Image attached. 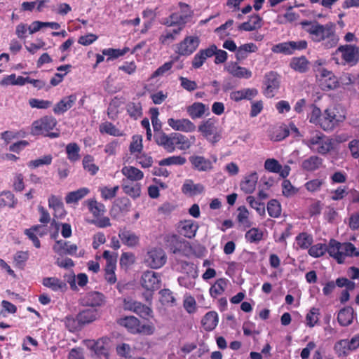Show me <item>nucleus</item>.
Masks as SVG:
<instances>
[{
	"label": "nucleus",
	"mask_w": 359,
	"mask_h": 359,
	"mask_svg": "<svg viewBox=\"0 0 359 359\" xmlns=\"http://www.w3.org/2000/svg\"><path fill=\"white\" fill-rule=\"evenodd\" d=\"M198 229V224L191 219L182 221L178 225L179 232L184 236L189 238H191L195 236Z\"/></svg>",
	"instance_id": "nucleus-24"
},
{
	"label": "nucleus",
	"mask_w": 359,
	"mask_h": 359,
	"mask_svg": "<svg viewBox=\"0 0 359 359\" xmlns=\"http://www.w3.org/2000/svg\"><path fill=\"white\" fill-rule=\"evenodd\" d=\"M262 27V18L258 15H252L248 21L239 25L238 29L244 31H253Z\"/></svg>",
	"instance_id": "nucleus-36"
},
{
	"label": "nucleus",
	"mask_w": 359,
	"mask_h": 359,
	"mask_svg": "<svg viewBox=\"0 0 359 359\" xmlns=\"http://www.w3.org/2000/svg\"><path fill=\"white\" fill-rule=\"evenodd\" d=\"M264 168L273 173H278L283 178H286L290 172V167L287 165L283 167L275 158H268L264 162Z\"/></svg>",
	"instance_id": "nucleus-19"
},
{
	"label": "nucleus",
	"mask_w": 359,
	"mask_h": 359,
	"mask_svg": "<svg viewBox=\"0 0 359 359\" xmlns=\"http://www.w3.org/2000/svg\"><path fill=\"white\" fill-rule=\"evenodd\" d=\"M171 241L173 243V245L170 247V250L174 254L187 256L191 252V247L187 241L180 239L177 236H172Z\"/></svg>",
	"instance_id": "nucleus-25"
},
{
	"label": "nucleus",
	"mask_w": 359,
	"mask_h": 359,
	"mask_svg": "<svg viewBox=\"0 0 359 359\" xmlns=\"http://www.w3.org/2000/svg\"><path fill=\"white\" fill-rule=\"evenodd\" d=\"M160 301L163 305L172 306L175 302V297L169 289H163L160 291Z\"/></svg>",
	"instance_id": "nucleus-57"
},
{
	"label": "nucleus",
	"mask_w": 359,
	"mask_h": 359,
	"mask_svg": "<svg viewBox=\"0 0 359 359\" xmlns=\"http://www.w3.org/2000/svg\"><path fill=\"white\" fill-rule=\"evenodd\" d=\"M204 186L201 183H194L192 180L187 179L182 187V192L186 195L194 196L204 191Z\"/></svg>",
	"instance_id": "nucleus-29"
},
{
	"label": "nucleus",
	"mask_w": 359,
	"mask_h": 359,
	"mask_svg": "<svg viewBox=\"0 0 359 359\" xmlns=\"http://www.w3.org/2000/svg\"><path fill=\"white\" fill-rule=\"evenodd\" d=\"M343 262L346 257H358L359 250H358L351 243H341Z\"/></svg>",
	"instance_id": "nucleus-53"
},
{
	"label": "nucleus",
	"mask_w": 359,
	"mask_h": 359,
	"mask_svg": "<svg viewBox=\"0 0 359 359\" xmlns=\"http://www.w3.org/2000/svg\"><path fill=\"white\" fill-rule=\"evenodd\" d=\"M301 25L312 41L322 42V45L327 49L336 46L339 42V37L335 34L332 24L321 25L317 21L304 20Z\"/></svg>",
	"instance_id": "nucleus-1"
},
{
	"label": "nucleus",
	"mask_w": 359,
	"mask_h": 359,
	"mask_svg": "<svg viewBox=\"0 0 359 359\" xmlns=\"http://www.w3.org/2000/svg\"><path fill=\"white\" fill-rule=\"evenodd\" d=\"M307 47V42L305 40H300L297 41H287L280 43L275 45L272 48V51L276 53H283L285 55H291L295 50H301L306 49Z\"/></svg>",
	"instance_id": "nucleus-10"
},
{
	"label": "nucleus",
	"mask_w": 359,
	"mask_h": 359,
	"mask_svg": "<svg viewBox=\"0 0 359 359\" xmlns=\"http://www.w3.org/2000/svg\"><path fill=\"white\" fill-rule=\"evenodd\" d=\"M290 65L294 70L303 73L309 69V61L305 57H293Z\"/></svg>",
	"instance_id": "nucleus-41"
},
{
	"label": "nucleus",
	"mask_w": 359,
	"mask_h": 359,
	"mask_svg": "<svg viewBox=\"0 0 359 359\" xmlns=\"http://www.w3.org/2000/svg\"><path fill=\"white\" fill-rule=\"evenodd\" d=\"M156 144L162 147L166 151L172 153L175 150V133L169 135L159 132L154 136Z\"/></svg>",
	"instance_id": "nucleus-20"
},
{
	"label": "nucleus",
	"mask_w": 359,
	"mask_h": 359,
	"mask_svg": "<svg viewBox=\"0 0 359 359\" xmlns=\"http://www.w3.org/2000/svg\"><path fill=\"white\" fill-rule=\"evenodd\" d=\"M18 203L14 194L10 191H3L0 196V209L4 207L13 208Z\"/></svg>",
	"instance_id": "nucleus-38"
},
{
	"label": "nucleus",
	"mask_w": 359,
	"mask_h": 359,
	"mask_svg": "<svg viewBox=\"0 0 359 359\" xmlns=\"http://www.w3.org/2000/svg\"><path fill=\"white\" fill-rule=\"evenodd\" d=\"M103 257L106 259L107 263L105 266V280L110 284H114L116 282V277L115 274L116 259L112 256L109 251L105 250L103 253Z\"/></svg>",
	"instance_id": "nucleus-14"
},
{
	"label": "nucleus",
	"mask_w": 359,
	"mask_h": 359,
	"mask_svg": "<svg viewBox=\"0 0 359 359\" xmlns=\"http://www.w3.org/2000/svg\"><path fill=\"white\" fill-rule=\"evenodd\" d=\"M233 22H234L233 20H227L224 24L216 28L215 29V32L222 39H224L226 36H229L230 35L229 30L232 29Z\"/></svg>",
	"instance_id": "nucleus-60"
},
{
	"label": "nucleus",
	"mask_w": 359,
	"mask_h": 359,
	"mask_svg": "<svg viewBox=\"0 0 359 359\" xmlns=\"http://www.w3.org/2000/svg\"><path fill=\"white\" fill-rule=\"evenodd\" d=\"M322 118L323 113L321 112L320 108L314 104H312L311 106V111L308 115L309 122L320 127Z\"/></svg>",
	"instance_id": "nucleus-54"
},
{
	"label": "nucleus",
	"mask_w": 359,
	"mask_h": 359,
	"mask_svg": "<svg viewBox=\"0 0 359 359\" xmlns=\"http://www.w3.org/2000/svg\"><path fill=\"white\" fill-rule=\"evenodd\" d=\"M181 29L182 28L180 27L173 30H165L162 33L159 38L160 42L164 45H168L171 43L175 40L177 35L179 34Z\"/></svg>",
	"instance_id": "nucleus-46"
},
{
	"label": "nucleus",
	"mask_w": 359,
	"mask_h": 359,
	"mask_svg": "<svg viewBox=\"0 0 359 359\" xmlns=\"http://www.w3.org/2000/svg\"><path fill=\"white\" fill-rule=\"evenodd\" d=\"M323 163V160L316 156H312L303 161L302 167L307 171H313L319 168Z\"/></svg>",
	"instance_id": "nucleus-40"
},
{
	"label": "nucleus",
	"mask_w": 359,
	"mask_h": 359,
	"mask_svg": "<svg viewBox=\"0 0 359 359\" xmlns=\"http://www.w3.org/2000/svg\"><path fill=\"white\" fill-rule=\"evenodd\" d=\"M118 237L121 242L130 247L133 248L138 245L140 242V237L135 232L121 228L118 231Z\"/></svg>",
	"instance_id": "nucleus-22"
},
{
	"label": "nucleus",
	"mask_w": 359,
	"mask_h": 359,
	"mask_svg": "<svg viewBox=\"0 0 359 359\" xmlns=\"http://www.w3.org/2000/svg\"><path fill=\"white\" fill-rule=\"evenodd\" d=\"M258 94L256 88H243L238 90L232 91L230 93V99L234 102H240L243 100H251Z\"/></svg>",
	"instance_id": "nucleus-23"
},
{
	"label": "nucleus",
	"mask_w": 359,
	"mask_h": 359,
	"mask_svg": "<svg viewBox=\"0 0 359 359\" xmlns=\"http://www.w3.org/2000/svg\"><path fill=\"white\" fill-rule=\"evenodd\" d=\"M313 236L307 233L303 232L296 237V243L302 249L309 248L313 243Z\"/></svg>",
	"instance_id": "nucleus-52"
},
{
	"label": "nucleus",
	"mask_w": 359,
	"mask_h": 359,
	"mask_svg": "<svg viewBox=\"0 0 359 359\" xmlns=\"http://www.w3.org/2000/svg\"><path fill=\"white\" fill-rule=\"evenodd\" d=\"M320 85L323 89H333L338 86V81L333 73L327 69L320 70Z\"/></svg>",
	"instance_id": "nucleus-30"
},
{
	"label": "nucleus",
	"mask_w": 359,
	"mask_h": 359,
	"mask_svg": "<svg viewBox=\"0 0 359 359\" xmlns=\"http://www.w3.org/2000/svg\"><path fill=\"white\" fill-rule=\"evenodd\" d=\"M57 124V121L52 116H46L34 121L32 126V133L34 135H45L51 138L57 137L58 133H50Z\"/></svg>",
	"instance_id": "nucleus-4"
},
{
	"label": "nucleus",
	"mask_w": 359,
	"mask_h": 359,
	"mask_svg": "<svg viewBox=\"0 0 359 359\" xmlns=\"http://www.w3.org/2000/svg\"><path fill=\"white\" fill-rule=\"evenodd\" d=\"M278 75L274 72H269L264 76V94L268 97L274 96L279 88Z\"/></svg>",
	"instance_id": "nucleus-16"
},
{
	"label": "nucleus",
	"mask_w": 359,
	"mask_h": 359,
	"mask_svg": "<svg viewBox=\"0 0 359 359\" xmlns=\"http://www.w3.org/2000/svg\"><path fill=\"white\" fill-rule=\"evenodd\" d=\"M226 70L233 76L238 79H248L252 75L250 69L239 66L236 62L229 63L226 67Z\"/></svg>",
	"instance_id": "nucleus-27"
},
{
	"label": "nucleus",
	"mask_w": 359,
	"mask_h": 359,
	"mask_svg": "<svg viewBox=\"0 0 359 359\" xmlns=\"http://www.w3.org/2000/svg\"><path fill=\"white\" fill-rule=\"evenodd\" d=\"M208 106L199 102H196L187 108V112L192 119L200 118L208 114Z\"/></svg>",
	"instance_id": "nucleus-26"
},
{
	"label": "nucleus",
	"mask_w": 359,
	"mask_h": 359,
	"mask_svg": "<svg viewBox=\"0 0 359 359\" xmlns=\"http://www.w3.org/2000/svg\"><path fill=\"white\" fill-rule=\"evenodd\" d=\"M303 144L322 155L328 154L334 148L333 139L318 130L311 131L309 136L303 140Z\"/></svg>",
	"instance_id": "nucleus-2"
},
{
	"label": "nucleus",
	"mask_w": 359,
	"mask_h": 359,
	"mask_svg": "<svg viewBox=\"0 0 359 359\" xmlns=\"http://www.w3.org/2000/svg\"><path fill=\"white\" fill-rule=\"evenodd\" d=\"M65 151L67 156V158L72 163H74L80 159V148L76 143L74 142L68 144L66 146Z\"/></svg>",
	"instance_id": "nucleus-44"
},
{
	"label": "nucleus",
	"mask_w": 359,
	"mask_h": 359,
	"mask_svg": "<svg viewBox=\"0 0 359 359\" xmlns=\"http://www.w3.org/2000/svg\"><path fill=\"white\" fill-rule=\"evenodd\" d=\"M189 161L193 168L198 171L207 172L212 169V163L210 160L202 156H192Z\"/></svg>",
	"instance_id": "nucleus-28"
},
{
	"label": "nucleus",
	"mask_w": 359,
	"mask_h": 359,
	"mask_svg": "<svg viewBox=\"0 0 359 359\" xmlns=\"http://www.w3.org/2000/svg\"><path fill=\"white\" fill-rule=\"evenodd\" d=\"M53 156L51 154L45 155L40 158L32 160L28 163V167L30 168H36L41 165H48L52 163Z\"/></svg>",
	"instance_id": "nucleus-62"
},
{
	"label": "nucleus",
	"mask_w": 359,
	"mask_h": 359,
	"mask_svg": "<svg viewBox=\"0 0 359 359\" xmlns=\"http://www.w3.org/2000/svg\"><path fill=\"white\" fill-rule=\"evenodd\" d=\"M341 53L344 63L351 65H355L359 59V48L355 46H340L335 51L334 55Z\"/></svg>",
	"instance_id": "nucleus-11"
},
{
	"label": "nucleus",
	"mask_w": 359,
	"mask_h": 359,
	"mask_svg": "<svg viewBox=\"0 0 359 359\" xmlns=\"http://www.w3.org/2000/svg\"><path fill=\"white\" fill-rule=\"evenodd\" d=\"M76 97L74 95H71L63 97L58 102L53 108V112L55 114H62L72 107L75 103Z\"/></svg>",
	"instance_id": "nucleus-31"
},
{
	"label": "nucleus",
	"mask_w": 359,
	"mask_h": 359,
	"mask_svg": "<svg viewBox=\"0 0 359 359\" xmlns=\"http://www.w3.org/2000/svg\"><path fill=\"white\" fill-rule=\"evenodd\" d=\"M250 206L255 209L260 216H264L266 214L264 203L257 200L254 196H249L246 198Z\"/></svg>",
	"instance_id": "nucleus-55"
},
{
	"label": "nucleus",
	"mask_w": 359,
	"mask_h": 359,
	"mask_svg": "<svg viewBox=\"0 0 359 359\" xmlns=\"http://www.w3.org/2000/svg\"><path fill=\"white\" fill-rule=\"evenodd\" d=\"M121 172L131 181H139L144 177V173L133 166H124L121 170Z\"/></svg>",
	"instance_id": "nucleus-37"
},
{
	"label": "nucleus",
	"mask_w": 359,
	"mask_h": 359,
	"mask_svg": "<svg viewBox=\"0 0 359 359\" xmlns=\"http://www.w3.org/2000/svg\"><path fill=\"white\" fill-rule=\"evenodd\" d=\"M326 252H328V245L318 243L310 247L308 252L310 256L317 258L324 255Z\"/></svg>",
	"instance_id": "nucleus-61"
},
{
	"label": "nucleus",
	"mask_w": 359,
	"mask_h": 359,
	"mask_svg": "<svg viewBox=\"0 0 359 359\" xmlns=\"http://www.w3.org/2000/svg\"><path fill=\"white\" fill-rule=\"evenodd\" d=\"M218 316H204L201 319V324L206 331H212L217 325Z\"/></svg>",
	"instance_id": "nucleus-56"
},
{
	"label": "nucleus",
	"mask_w": 359,
	"mask_h": 359,
	"mask_svg": "<svg viewBox=\"0 0 359 359\" xmlns=\"http://www.w3.org/2000/svg\"><path fill=\"white\" fill-rule=\"evenodd\" d=\"M198 276H189L182 274L177 278V282L181 287L191 290L196 285V279Z\"/></svg>",
	"instance_id": "nucleus-48"
},
{
	"label": "nucleus",
	"mask_w": 359,
	"mask_h": 359,
	"mask_svg": "<svg viewBox=\"0 0 359 359\" xmlns=\"http://www.w3.org/2000/svg\"><path fill=\"white\" fill-rule=\"evenodd\" d=\"M122 306L125 311H131L136 314H150V313L152 312L148 305L142 304L130 298H126L123 300Z\"/></svg>",
	"instance_id": "nucleus-17"
},
{
	"label": "nucleus",
	"mask_w": 359,
	"mask_h": 359,
	"mask_svg": "<svg viewBox=\"0 0 359 359\" xmlns=\"http://www.w3.org/2000/svg\"><path fill=\"white\" fill-rule=\"evenodd\" d=\"M89 193L88 188H81L76 191L68 193L65 196V202L67 204L76 203L80 200L86 196Z\"/></svg>",
	"instance_id": "nucleus-35"
},
{
	"label": "nucleus",
	"mask_w": 359,
	"mask_h": 359,
	"mask_svg": "<svg viewBox=\"0 0 359 359\" xmlns=\"http://www.w3.org/2000/svg\"><path fill=\"white\" fill-rule=\"evenodd\" d=\"M227 280L225 278L218 279L210 288V294L212 297L222 294L226 287Z\"/></svg>",
	"instance_id": "nucleus-45"
},
{
	"label": "nucleus",
	"mask_w": 359,
	"mask_h": 359,
	"mask_svg": "<svg viewBox=\"0 0 359 359\" xmlns=\"http://www.w3.org/2000/svg\"><path fill=\"white\" fill-rule=\"evenodd\" d=\"M341 243L334 239H331L328 243V254L333 257L339 264L343 263L342 250H341Z\"/></svg>",
	"instance_id": "nucleus-33"
},
{
	"label": "nucleus",
	"mask_w": 359,
	"mask_h": 359,
	"mask_svg": "<svg viewBox=\"0 0 359 359\" xmlns=\"http://www.w3.org/2000/svg\"><path fill=\"white\" fill-rule=\"evenodd\" d=\"M267 211L271 217H278L281 214V205L280 203L276 199L269 201L267 204Z\"/></svg>",
	"instance_id": "nucleus-59"
},
{
	"label": "nucleus",
	"mask_w": 359,
	"mask_h": 359,
	"mask_svg": "<svg viewBox=\"0 0 359 359\" xmlns=\"http://www.w3.org/2000/svg\"><path fill=\"white\" fill-rule=\"evenodd\" d=\"M81 316H67L65 318V323L66 327L70 332H74L80 329L83 323L79 318Z\"/></svg>",
	"instance_id": "nucleus-42"
},
{
	"label": "nucleus",
	"mask_w": 359,
	"mask_h": 359,
	"mask_svg": "<svg viewBox=\"0 0 359 359\" xmlns=\"http://www.w3.org/2000/svg\"><path fill=\"white\" fill-rule=\"evenodd\" d=\"M198 129L202 135L212 144L217 143L222 137L221 131L218 129V121L215 118H209L203 121Z\"/></svg>",
	"instance_id": "nucleus-3"
},
{
	"label": "nucleus",
	"mask_w": 359,
	"mask_h": 359,
	"mask_svg": "<svg viewBox=\"0 0 359 359\" xmlns=\"http://www.w3.org/2000/svg\"><path fill=\"white\" fill-rule=\"evenodd\" d=\"M119 323L126 327L131 333L149 334L153 332L152 326L142 323L134 316H126L123 318L119 320Z\"/></svg>",
	"instance_id": "nucleus-8"
},
{
	"label": "nucleus",
	"mask_w": 359,
	"mask_h": 359,
	"mask_svg": "<svg viewBox=\"0 0 359 359\" xmlns=\"http://www.w3.org/2000/svg\"><path fill=\"white\" fill-rule=\"evenodd\" d=\"M263 231L259 228L253 227L245 234V238L250 243H258L263 238Z\"/></svg>",
	"instance_id": "nucleus-43"
},
{
	"label": "nucleus",
	"mask_w": 359,
	"mask_h": 359,
	"mask_svg": "<svg viewBox=\"0 0 359 359\" xmlns=\"http://www.w3.org/2000/svg\"><path fill=\"white\" fill-rule=\"evenodd\" d=\"M191 145L189 138L180 133H175V149L187 150Z\"/></svg>",
	"instance_id": "nucleus-49"
},
{
	"label": "nucleus",
	"mask_w": 359,
	"mask_h": 359,
	"mask_svg": "<svg viewBox=\"0 0 359 359\" xmlns=\"http://www.w3.org/2000/svg\"><path fill=\"white\" fill-rule=\"evenodd\" d=\"M142 286L149 291L158 290L161 285V278L158 273L153 271H146L141 278Z\"/></svg>",
	"instance_id": "nucleus-13"
},
{
	"label": "nucleus",
	"mask_w": 359,
	"mask_h": 359,
	"mask_svg": "<svg viewBox=\"0 0 359 359\" xmlns=\"http://www.w3.org/2000/svg\"><path fill=\"white\" fill-rule=\"evenodd\" d=\"M168 126L174 130L183 133H192L196 130V125L188 118L175 119L170 118L168 120Z\"/></svg>",
	"instance_id": "nucleus-15"
},
{
	"label": "nucleus",
	"mask_w": 359,
	"mask_h": 359,
	"mask_svg": "<svg viewBox=\"0 0 359 359\" xmlns=\"http://www.w3.org/2000/svg\"><path fill=\"white\" fill-rule=\"evenodd\" d=\"M144 262L148 267L158 269L165 265L167 262V256L162 248H153L147 251Z\"/></svg>",
	"instance_id": "nucleus-7"
},
{
	"label": "nucleus",
	"mask_w": 359,
	"mask_h": 359,
	"mask_svg": "<svg viewBox=\"0 0 359 359\" xmlns=\"http://www.w3.org/2000/svg\"><path fill=\"white\" fill-rule=\"evenodd\" d=\"M168 26L184 25L186 24V15H181L180 12L171 14L165 21Z\"/></svg>",
	"instance_id": "nucleus-50"
},
{
	"label": "nucleus",
	"mask_w": 359,
	"mask_h": 359,
	"mask_svg": "<svg viewBox=\"0 0 359 359\" xmlns=\"http://www.w3.org/2000/svg\"><path fill=\"white\" fill-rule=\"evenodd\" d=\"M107 212L104 204L91 199V224L99 228L110 226V219L107 215Z\"/></svg>",
	"instance_id": "nucleus-6"
},
{
	"label": "nucleus",
	"mask_w": 359,
	"mask_h": 359,
	"mask_svg": "<svg viewBox=\"0 0 359 359\" xmlns=\"http://www.w3.org/2000/svg\"><path fill=\"white\" fill-rule=\"evenodd\" d=\"M107 345V339H99L91 346V349L93 348L95 355H104L108 358Z\"/></svg>",
	"instance_id": "nucleus-51"
},
{
	"label": "nucleus",
	"mask_w": 359,
	"mask_h": 359,
	"mask_svg": "<svg viewBox=\"0 0 359 359\" xmlns=\"http://www.w3.org/2000/svg\"><path fill=\"white\" fill-rule=\"evenodd\" d=\"M346 119L345 114L339 112L337 108H329L323 113L320 128L325 131H332Z\"/></svg>",
	"instance_id": "nucleus-5"
},
{
	"label": "nucleus",
	"mask_w": 359,
	"mask_h": 359,
	"mask_svg": "<svg viewBox=\"0 0 359 359\" xmlns=\"http://www.w3.org/2000/svg\"><path fill=\"white\" fill-rule=\"evenodd\" d=\"M215 50L216 46L214 45L206 49L201 50L194 55L192 60V67L194 69L200 68L204 64L207 58L214 55Z\"/></svg>",
	"instance_id": "nucleus-21"
},
{
	"label": "nucleus",
	"mask_w": 359,
	"mask_h": 359,
	"mask_svg": "<svg viewBox=\"0 0 359 359\" xmlns=\"http://www.w3.org/2000/svg\"><path fill=\"white\" fill-rule=\"evenodd\" d=\"M123 191L128 196L135 198L141 194V187L138 183L125 184L123 187Z\"/></svg>",
	"instance_id": "nucleus-64"
},
{
	"label": "nucleus",
	"mask_w": 359,
	"mask_h": 359,
	"mask_svg": "<svg viewBox=\"0 0 359 359\" xmlns=\"http://www.w3.org/2000/svg\"><path fill=\"white\" fill-rule=\"evenodd\" d=\"M359 347V334L353 336L350 340L341 339L336 342L334 346L335 353L338 356H346L351 351Z\"/></svg>",
	"instance_id": "nucleus-9"
},
{
	"label": "nucleus",
	"mask_w": 359,
	"mask_h": 359,
	"mask_svg": "<svg viewBox=\"0 0 359 359\" xmlns=\"http://www.w3.org/2000/svg\"><path fill=\"white\" fill-rule=\"evenodd\" d=\"M258 175L256 172L246 175L241 183V189L245 194H252L256 188Z\"/></svg>",
	"instance_id": "nucleus-32"
},
{
	"label": "nucleus",
	"mask_w": 359,
	"mask_h": 359,
	"mask_svg": "<svg viewBox=\"0 0 359 359\" xmlns=\"http://www.w3.org/2000/svg\"><path fill=\"white\" fill-rule=\"evenodd\" d=\"M198 45L199 39L198 37L187 36L177 45L175 52L180 55H189L196 50Z\"/></svg>",
	"instance_id": "nucleus-12"
},
{
	"label": "nucleus",
	"mask_w": 359,
	"mask_h": 359,
	"mask_svg": "<svg viewBox=\"0 0 359 359\" xmlns=\"http://www.w3.org/2000/svg\"><path fill=\"white\" fill-rule=\"evenodd\" d=\"M100 131L101 133H107L113 136H121L122 132L116 128L110 122H104L100 125Z\"/></svg>",
	"instance_id": "nucleus-58"
},
{
	"label": "nucleus",
	"mask_w": 359,
	"mask_h": 359,
	"mask_svg": "<svg viewBox=\"0 0 359 359\" xmlns=\"http://www.w3.org/2000/svg\"><path fill=\"white\" fill-rule=\"evenodd\" d=\"M187 160L182 156H172L168 158H163L159 161V165L161 166L172 165H184Z\"/></svg>",
	"instance_id": "nucleus-63"
},
{
	"label": "nucleus",
	"mask_w": 359,
	"mask_h": 359,
	"mask_svg": "<svg viewBox=\"0 0 359 359\" xmlns=\"http://www.w3.org/2000/svg\"><path fill=\"white\" fill-rule=\"evenodd\" d=\"M43 285L45 287L50 288L53 291H65L67 288L65 282L60 280L55 277H47L44 278L42 281Z\"/></svg>",
	"instance_id": "nucleus-34"
},
{
	"label": "nucleus",
	"mask_w": 359,
	"mask_h": 359,
	"mask_svg": "<svg viewBox=\"0 0 359 359\" xmlns=\"http://www.w3.org/2000/svg\"><path fill=\"white\" fill-rule=\"evenodd\" d=\"M128 51V48L123 49L106 48L102 50V54L107 56V60L109 61L124 55Z\"/></svg>",
	"instance_id": "nucleus-47"
},
{
	"label": "nucleus",
	"mask_w": 359,
	"mask_h": 359,
	"mask_svg": "<svg viewBox=\"0 0 359 359\" xmlns=\"http://www.w3.org/2000/svg\"><path fill=\"white\" fill-rule=\"evenodd\" d=\"M250 212L245 206H240L237 209L236 219L243 228H249L252 224L249 219Z\"/></svg>",
	"instance_id": "nucleus-39"
},
{
	"label": "nucleus",
	"mask_w": 359,
	"mask_h": 359,
	"mask_svg": "<svg viewBox=\"0 0 359 359\" xmlns=\"http://www.w3.org/2000/svg\"><path fill=\"white\" fill-rule=\"evenodd\" d=\"M53 251L60 256L72 255L76 254L78 247L76 244L71 243L65 240L56 241L53 246Z\"/></svg>",
	"instance_id": "nucleus-18"
}]
</instances>
